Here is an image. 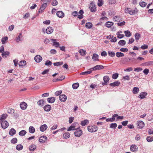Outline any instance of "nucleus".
Here are the masks:
<instances>
[{
	"mask_svg": "<svg viewBox=\"0 0 153 153\" xmlns=\"http://www.w3.org/2000/svg\"><path fill=\"white\" fill-rule=\"evenodd\" d=\"M125 11L126 13H128L131 15H133L137 13L138 11L136 9H132L130 8H126L125 9Z\"/></svg>",
	"mask_w": 153,
	"mask_h": 153,
	"instance_id": "1",
	"label": "nucleus"
},
{
	"mask_svg": "<svg viewBox=\"0 0 153 153\" xmlns=\"http://www.w3.org/2000/svg\"><path fill=\"white\" fill-rule=\"evenodd\" d=\"M79 125L77 123H73L71 126L68 129V131H69L71 130H74L78 129L79 127H76L77 126H79Z\"/></svg>",
	"mask_w": 153,
	"mask_h": 153,
	"instance_id": "2",
	"label": "nucleus"
},
{
	"mask_svg": "<svg viewBox=\"0 0 153 153\" xmlns=\"http://www.w3.org/2000/svg\"><path fill=\"white\" fill-rule=\"evenodd\" d=\"M88 130L90 132H95L97 130L98 128L95 126H89L88 127Z\"/></svg>",
	"mask_w": 153,
	"mask_h": 153,
	"instance_id": "3",
	"label": "nucleus"
},
{
	"mask_svg": "<svg viewBox=\"0 0 153 153\" xmlns=\"http://www.w3.org/2000/svg\"><path fill=\"white\" fill-rule=\"evenodd\" d=\"M104 68V67L102 65H96L94 67L90 68L91 71L98 70L103 69Z\"/></svg>",
	"mask_w": 153,
	"mask_h": 153,
	"instance_id": "4",
	"label": "nucleus"
},
{
	"mask_svg": "<svg viewBox=\"0 0 153 153\" xmlns=\"http://www.w3.org/2000/svg\"><path fill=\"white\" fill-rule=\"evenodd\" d=\"M89 8L91 12H94L96 11V5L92 3H91L90 4Z\"/></svg>",
	"mask_w": 153,
	"mask_h": 153,
	"instance_id": "5",
	"label": "nucleus"
},
{
	"mask_svg": "<svg viewBox=\"0 0 153 153\" xmlns=\"http://www.w3.org/2000/svg\"><path fill=\"white\" fill-rule=\"evenodd\" d=\"M104 82H102V84L103 85H105L107 84V83L109 80V78L108 76H104L103 77Z\"/></svg>",
	"mask_w": 153,
	"mask_h": 153,
	"instance_id": "6",
	"label": "nucleus"
},
{
	"mask_svg": "<svg viewBox=\"0 0 153 153\" xmlns=\"http://www.w3.org/2000/svg\"><path fill=\"white\" fill-rule=\"evenodd\" d=\"M131 60V59L128 57H124L121 59L120 62L123 64H125L126 63L129 62Z\"/></svg>",
	"mask_w": 153,
	"mask_h": 153,
	"instance_id": "7",
	"label": "nucleus"
},
{
	"mask_svg": "<svg viewBox=\"0 0 153 153\" xmlns=\"http://www.w3.org/2000/svg\"><path fill=\"white\" fill-rule=\"evenodd\" d=\"M82 134V130H77L74 132L75 136L77 137H80Z\"/></svg>",
	"mask_w": 153,
	"mask_h": 153,
	"instance_id": "8",
	"label": "nucleus"
},
{
	"mask_svg": "<svg viewBox=\"0 0 153 153\" xmlns=\"http://www.w3.org/2000/svg\"><path fill=\"white\" fill-rule=\"evenodd\" d=\"M47 140V137L46 136H42L40 137L39 141L41 143H45Z\"/></svg>",
	"mask_w": 153,
	"mask_h": 153,
	"instance_id": "9",
	"label": "nucleus"
},
{
	"mask_svg": "<svg viewBox=\"0 0 153 153\" xmlns=\"http://www.w3.org/2000/svg\"><path fill=\"white\" fill-rule=\"evenodd\" d=\"M8 122L6 121H2L1 123V126L3 128H7L9 126Z\"/></svg>",
	"mask_w": 153,
	"mask_h": 153,
	"instance_id": "10",
	"label": "nucleus"
},
{
	"mask_svg": "<svg viewBox=\"0 0 153 153\" xmlns=\"http://www.w3.org/2000/svg\"><path fill=\"white\" fill-rule=\"evenodd\" d=\"M117 116L118 114H114L112 116V118L107 119L106 121L107 122H113L115 120V117H117Z\"/></svg>",
	"mask_w": 153,
	"mask_h": 153,
	"instance_id": "11",
	"label": "nucleus"
},
{
	"mask_svg": "<svg viewBox=\"0 0 153 153\" xmlns=\"http://www.w3.org/2000/svg\"><path fill=\"white\" fill-rule=\"evenodd\" d=\"M57 16L59 18H62L65 16V14L62 11H58L56 13Z\"/></svg>",
	"mask_w": 153,
	"mask_h": 153,
	"instance_id": "12",
	"label": "nucleus"
},
{
	"mask_svg": "<svg viewBox=\"0 0 153 153\" xmlns=\"http://www.w3.org/2000/svg\"><path fill=\"white\" fill-rule=\"evenodd\" d=\"M42 58L40 55H36L34 57V60L35 61L38 63L40 62L42 60Z\"/></svg>",
	"mask_w": 153,
	"mask_h": 153,
	"instance_id": "13",
	"label": "nucleus"
},
{
	"mask_svg": "<svg viewBox=\"0 0 153 153\" xmlns=\"http://www.w3.org/2000/svg\"><path fill=\"white\" fill-rule=\"evenodd\" d=\"M59 99L61 102H65L67 100V97L65 94H62L59 96Z\"/></svg>",
	"mask_w": 153,
	"mask_h": 153,
	"instance_id": "14",
	"label": "nucleus"
},
{
	"mask_svg": "<svg viewBox=\"0 0 153 153\" xmlns=\"http://www.w3.org/2000/svg\"><path fill=\"white\" fill-rule=\"evenodd\" d=\"M138 128H143L144 126V122L142 121H138L137 122Z\"/></svg>",
	"mask_w": 153,
	"mask_h": 153,
	"instance_id": "15",
	"label": "nucleus"
},
{
	"mask_svg": "<svg viewBox=\"0 0 153 153\" xmlns=\"http://www.w3.org/2000/svg\"><path fill=\"white\" fill-rule=\"evenodd\" d=\"M147 95V93L145 92H142L140 94L138 97L143 99L145 98L146 97Z\"/></svg>",
	"mask_w": 153,
	"mask_h": 153,
	"instance_id": "16",
	"label": "nucleus"
},
{
	"mask_svg": "<svg viewBox=\"0 0 153 153\" xmlns=\"http://www.w3.org/2000/svg\"><path fill=\"white\" fill-rule=\"evenodd\" d=\"M47 7V3H45L43 4L40 7L39 10V13H42L43 10L46 8Z\"/></svg>",
	"mask_w": 153,
	"mask_h": 153,
	"instance_id": "17",
	"label": "nucleus"
},
{
	"mask_svg": "<svg viewBox=\"0 0 153 153\" xmlns=\"http://www.w3.org/2000/svg\"><path fill=\"white\" fill-rule=\"evenodd\" d=\"M20 106L21 109L24 110L26 108L27 105L25 102H23L20 104Z\"/></svg>",
	"mask_w": 153,
	"mask_h": 153,
	"instance_id": "18",
	"label": "nucleus"
},
{
	"mask_svg": "<svg viewBox=\"0 0 153 153\" xmlns=\"http://www.w3.org/2000/svg\"><path fill=\"white\" fill-rule=\"evenodd\" d=\"M113 19L114 22H119L122 20V18L120 16H116L114 17Z\"/></svg>",
	"mask_w": 153,
	"mask_h": 153,
	"instance_id": "19",
	"label": "nucleus"
},
{
	"mask_svg": "<svg viewBox=\"0 0 153 153\" xmlns=\"http://www.w3.org/2000/svg\"><path fill=\"white\" fill-rule=\"evenodd\" d=\"M130 150L132 152H136L137 150L138 147L135 145H132L130 146Z\"/></svg>",
	"mask_w": 153,
	"mask_h": 153,
	"instance_id": "20",
	"label": "nucleus"
},
{
	"mask_svg": "<svg viewBox=\"0 0 153 153\" xmlns=\"http://www.w3.org/2000/svg\"><path fill=\"white\" fill-rule=\"evenodd\" d=\"M53 29L51 27H49L47 28L46 29V33L48 34L51 33L53 31Z\"/></svg>",
	"mask_w": 153,
	"mask_h": 153,
	"instance_id": "21",
	"label": "nucleus"
},
{
	"mask_svg": "<svg viewBox=\"0 0 153 153\" xmlns=\"http://www.w3.org/2000/svg\"><path fill=\"white\" fill-rule=\"evenodd\" d=\"M48 128L46 124H44L41 126L40 128L41 131L43 132L45 131Z\"/></svg>",
	"mask_w": 153,
	"mask_h": 153,
	"instance_id": "22",
	"label": "nucleus"
},
{
	"mask_svg": "<svg viewBox=\"0 0 153 153\" xmlns=\"http://www.w3.org/2000/svg\"><path fill=\"white\" fill-rule=\"evenodd\" d=\"M44 109L45 111H49L51 110V107L50 105H47L44 107Z\"/></svg>",
	"mask_w": 153,
	"mask_h": 153,
	"instance_id": "23",
	"label": "nucleus"
},
{
	"mask_svg": "<svg viewBox=\"0 0 153 153\" xmlns=\"http://www.w3.org/2000/svg\"><path fill=\"white\" fill-rule=\"evenodd\" d=\"M16 133V131L13 128H11L10 130L9 134L10 135L13 136Z\"/></svg>",
	"mask_w": 153,
	"mask_h": 153,
	"instance_id": "24",
	"label": "nucleus"
},
{
	"mask_svg": "<svg viewBox=\"0 0 153 153\" xmlns=\"http://www.w3.org/2000/svg\"><path fill=\"white\" fill-rule=\"evenodd\" d=\"M98 56H99L97 54L94 53L92 57V59L94 61H99Z\"/></svg>",
	"mask_w": 153,
	"mask_h": 153,
	"instance_id": "25",
	"label": "nucleus"
},
{
	"mask_svg": "<svg viewBox=\"0 0 153 153\" xmlns=\"http://www.w3.org/2000/svg\"><path fill=\"white\" fill-rule=\"evenodd\" d=\"M10 54V52L8 51H4L2 53L1 56L3 57H4V56L6 57L9 55Z\"/></svg>",
	"mask_w": 153,
	"mask_h": 153,
	"instance_id": "26",
	"label": "nucleus"
},
{
	"mask_svg": "<svg viewBox=\"0 0 153 153\" xmlns=\"http://www.w3.org/2000/svg\"><path fill=\"white\" fill-rule=\"evenodd\" d=\"M120 83L118 81H115L113 83H112L110 84V85L111 86H116L119 85Z\"/></svg>",
	"mask_w": 153,
	"mask_h": 153,
	"instance_id": "27",
	"label": "nucleus"
},
{
	"mask_svg": "<svg viewBox=\"0 0 153 153\" xmlns=\"http://www.w3.org/2000/svg\"><path fill=\"white\" fill-rule=\"evenodd\" d=\"M8 40V38L7 36L4 37L2 38L1 39V42L2 44H5Z\"/></svg>",
	"mask_w": 153,
	"mask_h": 153,
	"instance_id": "28",
	"label": "nucleus"
},
{
	"mask_svg": "<svg viewBox=\"0 0 153 153\" xmlns=\"http://www.w3.org/2000/svg\"><path fill=\"white\" fill-rule=\"evenodd\" d=\"M89 122L88 120H85L81 122V125L82 126H84L87 124L89 123Z\"/></svg>",
	"mask_w": 153,
	"mask_h": 153,
	"instance_id": "29",
	"label": "nucleus"
},
{
	"mask_svg": "<svg viewBox=\"0 0 153 153\" xmlns=\"http://www.w3.org/2000/svg\"><path fill=\"white\" fill-rule=\"evenodd\" d=\"M26 64V61L24 60L21 61L19 63V66H25Z\"/></svg>",
	"mask_w": 153,
	"mask_h": 153,
	"instance_id": "30",
	"label": "nucleus"
},
{
	"mask_svg": "<svg viewBox=\"0 0 153 153\" xmlns=\"http://www.w3.org/2000/svg\"><path fill=\"white\" fill-rule=\"evenodd\" d=\"M55 99L54 97L48 98L47 99L48 102L50 103H53L54 102Z\"/></svg>",
	"mask_w": 153,
	"mask_h": 153,
	"instance_id": "31",
	"label": "nucleus"
},
{
	"mask_svg": "<svg viewBox=\"0 0 153 153\" xmlns=\"http://www.w3.org/2000/svg\"><path fill=\"white\" fill-rule=\"evenodd\" d=\"M89 71H86L82 72L80 73V75H87L91 73L92 71H91V70H90V69H89Z\"/></svg>",
	"mask_w": 153,
	"mask_h": 153,
	"instance_id": "32",
	"label": "nucleus"
},
{
	"mask_svg": "<svg viewBox=\"0 0 153 153\" xmlns=\"http://www.w3.org/2000/svg\"><path fill=\"white\" fill-rule=\"evenodd\" d=\"M134 36L135 40L137 42L138 40H139L141 36L140 34L137 33L135 34Z\"/></svg>",
	"mask_w": 153,
	"mask_h": 153,
	"instance_id": "33",
	"label": "nucleus"
},
{
	"mask_svg": "<svg viewBox=\"0 0 153 153\" xmlns=\"http://www.w3.org/2000/svg\"><path fill=\"white\" fill-rule=\"evenodd\" d=\"M113 25V23L109 22H106L105 24V26L108 27H110Z\"/></svg>",
	"mask_w": 153,
	"mask_h": 153,
	"instance_id": "34",
	"label": "nucleus"
},
{
	"mask_svg": "<svg viewBox=\"0 0 153 153\" xmlns=\"http://www.w3.org/2000/svg\"><path fill=\"white\" fill-rule=\"evenodd\" d=\"M51 40L53 42V45H54L56 47H58L59 46V44L58 42H56V39H52Z\"/></svg>",
	"mask_w": 153,
	"mask_h": 153,
	"instance_id": "35",
	"label": "nucleus"
},
{
	"mask_svg": "<svg viewBox=\"0 0 153 153\" xmlns=\"http://www.w3.org/2000/svg\"><path fill=\"white\" fill-rule=\"evenodd\" d=\"M116 55L117 57H123V56H124V53L121 52H117L116 53Z\"/></svg>",
	"mask_w": 153,
	"mask_h": 153,
	"instance_id": "36",
	"label": "nucleus"
},
{
	"mask_svg": "<svg viewBox=\"0 0 153 153\" xmlns=\"http://www.w3.org/2000/svg\"><path fill=\"white\" fill-rule=\"evenodd\" d=\"M63 136L65 138H68L70 137V134L68 132L65 133H64Z\"/></svg>",
	"mask_w": 153,
	"mask_h": 153,
	"instance_id": "37",
	"label": "nucleus"
},
{
	"mask_svg": "<svg viewBox=\"0 0 153 153\" xmlns=\"http://www.w3.org/2000/svg\"><path fill=\"white\" fill-rule=\"evenodd\" d=\"M29 131L30 133H33L35 132V129L32 126H30L29 129Z\"/></svg>",
	"mask_w": 153,
	"mask_h": 153,
	"instance_id": "38",
	"label": "nucleus"
},
{
	"mask_svg": "<svg viewBox=\"0 0 153 153\" xmlns=\"http://www.w3.org/2000/svg\"><path fill=\"white\" fill-rule=\"evenodd\" d=\"M139 91V89L138 87H135L133 88V93L134 94H136Z\"/></svg>",
	"mask_w": 153,
	"mask_h": 153,
	"instance_id": "39",
	"label": "nucleus"
},
{
	"mask_svg": "<svg viewBox=\"0 0 153 153\" xmlns=\"http://www.w3.org/2000/svg\"><path fill=\"white\" fill-rule=\"evenodd\" d=\"M125 36L127 37H129L131 36V33L129 30H126L124 31Z\"/></svg>",
	"mask_w": 153,
	"mask_h": 153,
	"instance_id": "40",
	"label": "nucleus"
},
{
	"mask_svg": "<svg viewBox=\"0 0 153 153\" xmlns=\"http://www.w3.org/2000/svg\"><path fill=\"white\" fill-rule=\"evenodd\" d=\"M23 146L21 144H19L16 147V149L18 150H21L23 149Z\"/></svg>",
	"mask_w": 153,
	"mask_h": 153,
	"instance_id": "41",
	"label": "nucleus"
},
{
	"mask_svg": "<svg viewBox=\"0 0 153 153\" xmlns=\"http://www.w3.org/2000/svg\"><path fill=\"white\" fill-rule=\"evenodd\" d=\"M92 24L91 22H88L85 24L86 27L88 29H90L92 27Z\"/></svg>",
	"mask_w": 153,
	"mask_h": 153,
	"instance_id": "42",
	"label": "nucleus"
},
{
	"mask_svg": "<svg viewBox=\"0 0 153 153\" xmlns=\"http://www.w3.org/2000/svg\"><path fill=\"white\" fill-rule=\"evenodd\" d=\"M36 146L35 145H32L29 147V149L31 151H33L36 149Z\"/></svg>",
	"mask_w": 153,
	"mask_h": 153,
	"instance_id": "43",
	"label": "nucleus"
},
{
	"mask_svg": "<svg viewBox=\"0 0 153 153\" xmlns=\"http://www.w3.org/2000/svg\"><path fill=\"white\" fill-rule=\"evenodd\" d=\"M126 41L123 40H121L120 41L118 42L119 45L122 46L125 45L126 44Z\"/></svg>",
	"mask_w": 153,
	"mask_h": 153,
	"instance_id": "44",
	"label": "nucleus"
},
{
	"mask_svg": "<svg viewBox=\"0 0 153 153\" xmlns=\"http://www.w3.org/2000/svg\"><path fill=\"white\" fill-rule=\"evenodd\" d=\"M108 53L109 56L111 57H114L115 55V53L114 52L111 51H108Z\"/></svg>",
	"mask_w": 153,
	"mask_h": 153,
	"instance_id": "45",
	"label": "nucleus"
},
{
	"mask_svg": "<svg viewBox=\"0 0 153 153\" xmlns=\"http://www.w3.org/2000/svg\"><path fill=\"white\" fill-rule=\"evenodd\" d=\"M26 133V132L25 130H22L19 132V134L22 136L25 135Z\"/></svg>",
	"mask_w": 153,
	"mask_h": 153,
	"instance_id": "46",
	"label": "nucleus"
},
{
	"mask_svg": "<svg viewBox=\"0 0 153 153\" xmlns=\"http://www.w3.org/2000/svg\"><path fill=\"white\" fill-rule=\"evenodd\" d=\"M103 4V0H98L97 2L98 6L99 7L102 6Z\"/></svg>",
	"mask_w": 153,
	"mask_h": 153,
	"instance_id": "47",
	"label": "nucleus"
},
{
	"mask_svg": "<svg viewBox=\"0 0 153 153\" xmlns=\"http://www.w3.org/2000/svg\"><path fill=\"white\" fill-rule=\"evenodd\" d=\"M79 52L81 55L84 56L85 55L86 51L83 49L80 50L79 51Z\"/></svg>",
	"mask_w": 153,
	"mask_h": 153,
	"instance_id": "48",
	"label": "nucleus"
},
{
	"mask_svg": "<svg viewBox=\"0 0 153 153\" xmlns=\"http://www.w3.org/2000/svg\"><path fill=\"white\" fill-rule=\"evenodd\" d=\"M79 86V84L78 83H76L72 85V87L73 89H76Z\"/></svg>",
	"mask_w": 153,
	"mask_h": 153,
	"instance_id": "49",
	"label": "nucleus"
},
{
	"mask_svg": "<svg viewBox=\"0 0 153 153\" xmlns=\"http://www.w3.org/2000/svg\"><path fill=\"white\" fill-rule=\"evenodd\" d=\"M116 34L117 35V37L120 39H121L124 36L123 34H120L119 32H117Z\"/></svg>",
	"mask_w": 153,
	"mask_h": 153,
	"instance_id": "50",
	"label": "nucleus"
},
{
	"mask_svg": "<svg viewBox=\"0 0 153 153\" xmlns=\"http://www.w3.org/2000/svg\"><path fill=\"white\" fill-rule=\"evenodd\" d=\"M44 100H41L37 102V104L41 106H42L44 104Z\"/></svg>",
	"mask_w": 153,
	"mask_h": 153,
	"instance_id": "51",
	"label": "nucleus"
},
{
	"mask_svg": "<svg viewBox=\"0 0 153 153\" xmlns=\"http://www.w3.org/2000/svg\"><path fill=\"white\" fill-rule=\"evenodd\" d=\"M7 117V115L6 114H3L1 116V117L0 118V120L1 121H3Z\"/></svg>",
	"mask_w": 153,
	"mask_h": 153,
	"instance_id": "52",
	"label": "nucleus"
},
{
	"mask_svg": "<svg viewBox=\"0 0 153 153\" xmlns=\"http://www.w3.org/2000/svg\"><path fill=\"white\" fill-rule=\"evenodd\" d=\"M117 126V125L116 123H112L110 125V127L112 128H115Z\"/></svg>",
	"mask_w": 153,
	"mask_h": 153,
	"instance_id": "53",
	"label": "nucleus"
},
{
	"mask_svg": "<svg viewBox=\"0 0 153 153\" xmlns=\"http://www.w3.org/2000/svg\"><path fill=\"white\" fill-rule=\"evenodd\" d=\"M146 140L149 142H151L153 140V137L149 136L147 137Z\"/></svg>",
	"mask_w": 153,
	"mask_h": 153,
	"instance_id": "54",
	"label": "nucleus"
},
{
	"mask_svg": "<svg viewBox=\"0 0 153 153\" xmlns=\"http://www.w3.org/2000/svg\"><path fill=\"white\" fill-rule=\"evenodd\" d=\"M119 74L118 73H116L112 75V78L114 79H116L117 78Z\"/></svg>",
	"mask_w": 153,
	"mask_h": 153,
	"instance_id": "55",
	"label": "nucleus"
},
{
	"mask_svg": "<svg viewBox=\"0 0 153 153\" xmlns=\"http://www.w3.org/2000/svg\"><path fill=\"white\" fill-rule=\"evenodd\" d=\"M52 64V62L51 61L48 60H47L45 63V65L47 66H51V65Z\"/></svg>",
	"mask_w": 153,
	"mask_h": 153,
	"instance_id": "56",
	"label": "nucleus"
},
{
	"mask_svg": "<svg viewBox=\"0 0 153 153\" xmlns=\"http://www.w3.org/2000/svg\"><path fill=\"white\" fill-rule=\"evenodd\" d=\"M63 64V63L62 62H55L53 63V65L55 66H58L61 65Z\"/></svg>",
	"mask_w": 153,
	"mask_h": 153,
	"instance_id": "57",
	"label": "nucleus"
},
{
	"mask_svg": "<svg viewBox=\"0 0 153 153\" xmlns=\"http://www.w3.org/2000/svg\"><path fill=\"white\" fill-rule=\"evenodd\" d=\"M139 4L141 7H144L146 6L147 4L146 2L143 1L141 2Z\"/></svg>",
	"mask_w": 153,
	"mask_h": 153,
	"instance_id": "58",
	"label": "nucleus"
},
{
	"mask_svg": "<svg viewBox=\"0 0 153 153\" xmlns=\"http://www.w3.org/2000/svg\"><path fill=\"white\" fill-rule=\"evenodd\" d=\"M12 143L15 144L17 142V139L16 138H14L12 139L11 140Z\"/></svg>",
	"mask_w": 153,
	"mask_h": 153,
	"instance_id": "59",
	"label": "nucleus"
},
{
	"mask_svg": "<svg viewBox=\"0 0 153 153\" xmlns=\"http://www.w3.org/2000/svg\"><path fill=\"white\" fill-rule=\"evenodd\" d=\"M22 36V33H20L18 37L17 38L16 41L17 42H19L21 41L20 38Z\"/></svg>",
	"mask_w": 153,
	"mask_h": 153,
	"instance_id": "60",
	"label": "nucleus"
},
{
	"mask_svg": "<svg viewBox=\"0 0 153 153\" xmlns=\"http://www.w3.org/2000/svg\"><path fill=\"white\" fill-rule=\"evenodd\" d=\"M58 4V1L56 0H54L52 1V5L53 6H55L57 5Z\"/></svg>",
	"mask_w": 153,
	"mask_h": 153,
	"instance_id": "61",
	"label": "nucleus"
},
{
	"mask_svg": "<svg viewBox=\"0 0 153 153\" xmlns=\"http://www.w3.org/2000/svg\"><path fill=\"white\" fill-rule=\"evenodd\" d=\"M126 23L125 21H123L122 22L118 23L117 24L119 26H122L124 25Z\"/></svg>",
	"mask_w": 153,
	"mask_h": 153,
	"instance_id": "62",
	"label": "nucleus"
},
{
	"mask_svg": "<svg viewBox=\"0 0 153 153\" xmlns=\"http://www.w3.org/2000/svg\"><path fill=\"white\" fill-rule=\"evenodd\" d=\"M143 70V69L141 68H134V70L135 71H137V72H140V71H142Z\"/></svg>",
	"mask_w": 153,
	"mask_h": 153,
	"instance_id": "63",
	"label": "nucleus"
},
{
	"mask_svg": "<svg viewBox=\"0 0 153 153\" xmlns=\"http://www.w3.org/2000/svg\"><path fill=\"white\" fill-rule=\"evenodd\" d=\"M149 72V70L148 69L146 68L143 71V73L146 75L148 74Z\"/></svg>",
	"mask_w": 153,
	"mask_h": 153,
	"instance_id": "64",
	"label": "nucleus"
}]
</instances>
